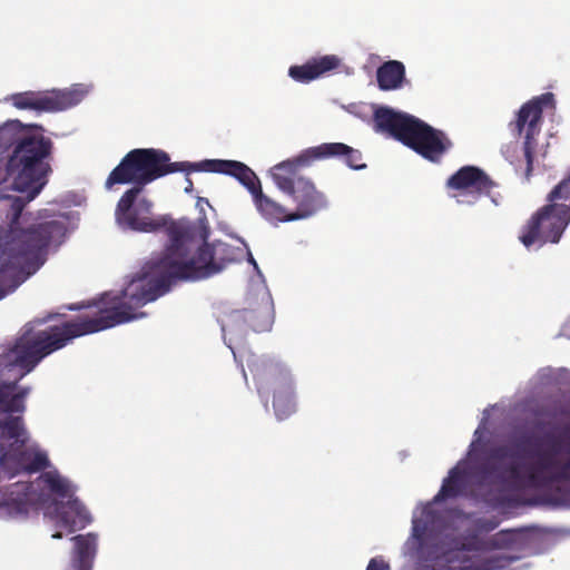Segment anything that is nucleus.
<instances>
[{"instance_id":"f257e3e1","label":"nucleus","mask_w":570,"mask_h":570,"mask_svg":"<svg viewBox=\"0 0 570 570\" xmlns=\"http://www.w3.org/2000/svg\"><path fill=\"white\" fill-rule=\"evenodd\" d=\"M139 194L140 187L126 190L117 203L115 217L119 226L135 232L165 229L169 243L156 263L158 275L132 279L120 295L106 293L98 302L69 305V311L96 306L98 315L89 320L115 322L114 326H117L144 317L146 313H136V309L165 295L176 282L208 278L233 262L230 246L223 242L204 243L189 256V228L177 222H168L165 217L153 218V203L146 198L138 200Z\"/></svg>"},{"instance_id":"f03ea898","label":"nucleus","mask_w":570,"mask_h":570,"mask_svg":"<svg viewBox=\"0 0 570 570\" xmlns=\"http://www.w3.org/2000/svg\"><path fill=\"white\" fill-rule=\"evenodd\" d=\"M20 127L18 120L0 127V153L12 148L6 164L7 179L0 181V204L9 227L0 238V298L17 287L20 272L41 258L50 243L66 233L65 224L58 220L19 226L24 207L48 183L53 149L50 138L24 135Z\"/></svg>"},{"instance_id":"7ed1b4c3","label":"nucleus","mask_w":570,"mask_h":570,"mask_svg":"<svg viewBox=\"0 0 570 570\" xmlns=\"http://www.w3.org/2000/svg\"><path fill=\"white\" fill-rule=\"evenodd\" d=\"M114 324L105 320L77 317L43 331L24 332L7 354L0 355V416L22 414L26 411L30 387H19L18 382L42 358L65 347L76 337L111 328Z\"/></svg>"},{"instance_id":"20e7f679","label":"nucleus","mask_w":570,"mask_h":570,"mask_svg":"<svg viewBox=\"0 0 570 570\" xmlns=\"http://www.w3.org/2000/svg\"><path fill=\"white\" fill-rule=\"evenodd\" d=\"M326 158H340L352 169L366 167L362 163V153L343 142H324L306 149L296 160L283 161L272 168V177L279 190L288 195L295 204L292 218H308L326 206L323 193L312 180L298 174V166Z\"/></svg>"},{"instance_id":"39448f33","label":"nucleus","mask_w":570,"mask_h":570,"mask_svg":"<svg viewBox=\"0 0 570 570\" xmlns=\"http://www.w3.org/2000/svg\"><path fill=\"white\" fill-rule=\"evenodd\" d=\"M373 120L376 131L389 134L432 163H440L444 154L453 147L445 132L412 115L380 107L375 110Z\"/></svg>"},{"instance_id":"423d86ee","label":"nucleus","mask_w":570,"mask_h":570,"mask_svg":"<svg viewBox=\"0 0 570 570\" xmlns=\"http://www.w3.org/2000/svg\"><path fill=\"white\" fill-rule=\"evenodd\" d=\"M205 163H170L169 155L161 149L137 148L127 153L111 170L105 186L110 189L115 185L134 184L141 193L146 185L168 174L206 171Z\"/></svg>"},{"instance_id":"0eeeda50","label":"nucleus","mask_w":570,"mask_h":570,"mask_svg":"<svg viewBox=\"0 0 570 570\" xmlns=\"http://www.w3.org/2000/svg\"><path fill=\"white\" fill-rule=\"evenodd\" d=\"M547 202L521 229L519 239L527 248L560 242L570 223V174L548 194Z\"/></svg>"},{"instance_id":"6e6552de","label":"nucleus","mask_w":570,"mask_h":570,"mask_svg":"<svg viewBox=\"0 0 570 570\" xmlns=\"http://www.w3.org/2000/svg\"><path fill=\"white\" fill-rule=\"evenodd\" d=\"M205 169L207 173L225 174L236 178L252 194L256 210L266 222L273 225L295 222L292 218V210H288L283 204L266 195L256 174L244 163L206 159Z\"/></svg>"},{"instance_id":"1a4fd4ad","label":"nucleus","mask_w":570,"mask_h":570,"mask_svg":"<svg viewBox=\"0 0 570 570\" xmlns=\"http://www.w3.org/2000/svg\"><path fill=\"white\" fill-rule=\"evenodd\" d=\"M559 450L552 444L533 453L534 461L522 473L517 462H511L502 471V478L531 488H546L554 483L570 482V458L561 460Z\"/></svg>"},{"instance_id":"9d476101","label":"nucleus","mask_w":570,"mask_h":570,"mask_svg":"<svg viewBox=\"0 0 570 570\" xmlns=\"http://www.w3.org/2000/svg\"><path fill=\"white\" fill-rule=\"evenodd\" d=\"M552 100V94L534 97L521 106L517 119L511 125L519 136L524 134L523 156L525 159L524 176L530 180L533 173L534 154L538 147V136L541 132L543 106Z\"/></svg>"},{"instance_id":"9b49d317","label":"nucleus","mask_w":570,"mask_h":570,"mask_svg":"<svg viewBox=\"0 0 570 570\" xmlns=\"http://www.w3.org/2000/svg\"><path fill=\"white\" fill-rule=\"evenodd\" d=\"M86 94L87 90L82 85H72L69 88L46 92L23 91L13 94L10 101L17 109L53 112L78 105Z\"/></svg>"},{"instance_id":"f8f14e48","label":"nucleus","mask_w":570,"mask_h":570,"mask_svg":"<svg viewBox=\"0 0 570 570\" xmlns=\"http://www.w3.org/2000/svg\"><path fill=\"white\" fill-rule=\"evenodd\" d=\"M265 383L273 392V409L277 420H286L295 413V393L288 371L271 364L265 373Z\"/></svg>"},{"instance_id":"ddd939ff","label":"nucleus","mask_w":570,"mask_h":570,"mask_svg":"<svg viewBox=\"0 0 570 570\" xmlns=\"http://www.w3.org/2000/svg\"><path fill=\"white\" fill-rule=\"evenodd\" d=\"M497 184L488 174L475 166H463L446 180V187L465 191L471 199H458L459 204H473L482 195H489Z\"/></svg>"},{"instance_id":"4468645a","label":"nucleus","mask_w":570,"mask_h":570,"mask_svg":"<svg viewBox=\"0 0 570 570\" xmlns=\"http://www.w3.org/2000/svg\"><path fill=\"white\" fill-rule=\"evenodd\" d=\"M50 461L46 452L16 446L0 455V468L7 470L10 475L20 472L29 474L46 470Z\"/></svg>"},{"instance_id":"2eb2a0df","label":"nucleus","mask_w":570,"mask_h":570,"mask_svg":"<svg viewBox=\"0 0 570 570\" xmlns=\"http://www.w3.org/2000/svg\"><path fill=\"white\" fill-rule=\"evenodd\" d=\"M53 519L56 527L67 529L69 533L86 528L92 521L89 511L77 498H70L66 503H58Z\"/></svg>"},{"instance_id":"dca6fc26","label":"nucleus","mask_w":570,"mask_h":570,"mask_svg":"<svg viewBox=\"0 0 570 570\" xmlns=\"http://www.w3.org/2000/svg\"><path fill=\"white\" fill-rule=\"evenodd\" d=\"M341 63V58L335 55L312 58L304 65L291 66L288 69V76L297 82L308 83L337 69Z\"/></svg>"},{"instance_id":"f3484780","label":"nucleus","mask_w":570,"mask_h":570,"mask_svg":"<svg viewBox=\"0 0 570 570\" xmlns=\"http://www.w3.org/2000/svg\"><path fill=\"white\" fill-rule=\"evenodd\" d=\"M31 500L29 497V485L24 483H14L10 485L1 495L0 511L10 517H27Z\"/></svg>"},{"instance_id":"a211bd4d","label":"nucleus","mask_w":570,"mask_h":570,"mask_svg":"<svg viewBox=\"0 0 570 570\" xmlns=\"http://www.w3.org/2000/svg\"><path fill=\"white\" fill-rule=\"evenodd\" d=\"M377 86L383 91L397 90L407 82L405 66L399 60L383 62L376 70Z\"/></svg>"},{"instance_id":"6ab92c4d","label":"nucleus","mask_w":570,"mask_h":570,"mask_svg":"<svg viewBox=\"0 0 570 570\" xmlns=\"http://www.w3.org/2000/svg\"><path fill=\"white\" fill-rule=\"evenodd\" d=\"M0 439L6 441H13L11 448L26 446L28 441V433L24 428L22 414H7L0 416Z\"/></svg>"},{"instance_id":"aec40b11","label":"nucleus","mask_w":570,"mask_h":570,"mask_svg":"<svg viewBox=\"0 0 570 570\" xmlns=\"http://www.w3.org/2000/svg\"><path fill=\"white\" fill-rule=\"evenodd\" d=\"M466 487V473L464 470L458 466L453 468L449 472V476L444 479L442 487L438 494L434 497V501L440 502L446 499H453L462 494Z\"/></svg>"},{"instance_id":"412c9836","label":"nucleus","mask_w":570,"mask_h":570,"mask_svg":"<svg viewBox=\"0 0 570 570\" xmlns=\"http://www.w3.org/2000/svg\"><path fill=\"white\" fill-rule=\"evenodd\" d=\"M514 558L507 554H494L484 558H478L470 563L460 566L456 570H502L509 567Z\"/></svg>"},{"instance_id":"4be33fe9","label":"nucleus","mask_w":570,"mask_h":570,"mask_svg":"<svg viewBox=\"0 0 570 570\" xmlns=\"http://www.w3.org/2000/svg\"><path fill=\"white\" fill-rule=\"evenodd\" d=\"M41 480L53 494L60 498H72L69 482L63 479L57 471H48L42 473Z\"/></svg>"},{"instance_id":"5701e85b","label":"nucleus","mask_w":570,"mask_h":570,"mask_svg":"<svg viewBox=\"0 0 570 570\" xmlns=\"http://www.w3.org/2000/svg\"><path fill=\"white\" fill-rule=\"evenodd\" d=\"M245 320L253 331L258 333L268 331L273 324V315L267 306L247 313Z\"/></svg>"},{"instance_id":"b1692460","label":"nucleus","mask_w":570,"mask_h":570,"mask_svg":"<svg viewBox=\"0 0 570 570\" xmlns=\"http://www.w3.org/2000/svg\"><path fill=\"white\" fill-rule=\"evenodd\" d=\"M435 518L436 512L432 507H425L422 510L421 517L413 520V537L419 541H423L426 533L432 529Z\"/></svg>"},{"instance_id":"393cba45","label":"nucleus","mask_w":570,"mask_h":570,"mask_svg":"<svg viewBox=\"0 0 570 570\" xmlns=\"http://www.w3.org/2000/svg\"><path fill=\"white\" fill-rule=\"evenodd\" d=\"M508 458H514V453L511 451L509 446L501 445L492 449L490 451L489 459L493 462H489L487 464V471L497 472L498 466L494 464V462L503 461Z\"/></svg>"},{"instance_id":"a878e982","label":"nucleus","mask_w":570,"mask_h":570,"mask_svg":"<svg viewBox=\"0 0 570 570\" xmlns=\"http://www.w3.org/2000/svg\"><path fill=\"white\" fill-rule=\"evenodd\" d=\"M499 520L497 518L481 519L478 521V529L483 532H490L497 529Z\"/></svg>"},{"instance_id":"bb28decb","label":"nucleus","mask_w":570,"mask_h":570,"mask_svg":"<svg viewBox=\"0 0 570 570\" xmlns=\"http://www.w3.org/2000/svg\"><path fill=\"white\" fill-rule=\"evenodd\" d=\"M366 570H390V566L383 559L373 558L370 560Z\"/></svg>"},{"instance_id":"cd10ccee","label":"nucleus","mask_w":570,"mask_h":570,"mask_svg":"<svg viewBox=\"0 0 570 570\" xmlns=\"http://www.w3.org/2000/svg\"><path fill=\"white\" fill-rule=\"evenodd\" d=\"M73 542V549L70 556V564L68 570H77V535L71 538Z\"/></svg>"},{"instance_id":"c85d7f7f","label":"nucleus","mask_w":570,"mask_h":570,"mask_svg":"<svg viewBox=\"0 0 570 570\" xmlns=\"http://www.w3.org/2000/svg\"><path fill=\"white\" fill-rule=\"evenodd\" d=\"M462 549L463 550H469V551H471V550H479V549H481V546H480V542H478V541H470L468 543H463L462 544Z\"/></svg>"},{"instance_id":"c756f323","label":"nucleus","mask_w":570,"mask_h":570,"mask_svg":"<svg viewBox=\"0 0 570 570\" xmlns=\"http://www.w3.org/2000/svg\"><path fill=\"white\" fill-rule=\"evenodd\" d=\"M193 190H194V183H193V180L189 177H186L185 193L191 194Z\"/></svg>"},{"instance_id":"7c9ffc66","label":"nucleus","mask_w":570,"mask_h":570,"mask_svg":"<svg viewBox=\"0 0 570 570\" xmlns=\"http://www.w3.org/2000/svg\"><path fill=\"white\" fill-rule=\"evenodd\" d=\"M488 546L490 548H498L499 547V543L497 542V540L493 538L491 540L488 541Z\"/></svg>"},{"instance_id":"2f4dec72","label":"nucleus","mask_w":570,"mask_h":570,"mask_svg":"<svg viewBox=\"0 0 570 570\" xmlns=\"http://www.w3.org/2000/svg\"><path fill=\"white\" fill-rule=\"evenodd\" d=\"M52 538L53 539H61L62 538V533L61 532H56L52 534Z\"/></svg>"},{"instance_id":"473e14b6","label":"nucleus","mask_w":570,"mask_h":570,"mask_svg":"<svg viewBox=\"0 0 570 570\" xmlns=\"http://www.w3.org/2000/svg\"><path fill=\"white\" fill-rule=\"evenodd\" d=\"M249 262L254 265L255 268L258 267L256 261L253 258L252 255H249Z\"/></svg>"},{"instance_id":"72a5a7b5","label":"nucleus","mask_w":570,"mask_h":570,"mask_svg":"<svg viewBox=\"0 0 570 570\" xmlns=\"http://www.w3.org/2000/svg\"><path fill=\"white\" fill-rule=\"evenodd\" d=\"M200 202H204V203L208 204V199H205V198H199V199H198V204H199Z\"/></svg>"}]
</instances>
